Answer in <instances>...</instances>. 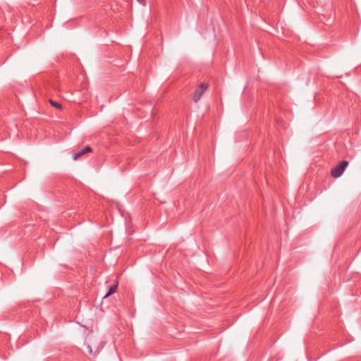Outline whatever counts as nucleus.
Returning <instances> with one entry per match:
<instances>
[{"label":"nucleus","mask_w":361,"mask_h":361,"mask_svg":"<svg viewBox=\"0 0 361 361\" xmlns=\"http://www.w3.org/2000/svg\"><path fill=\"white\" fill-rule=\"evenodd\" d=\"M348 165V162L347 161H342L338 166L331 170V176L334 178L340 177L343 174Z\"/></svg>","instance_id":"obj_1"},{"label":"nucleus","mask_w":361,"mask_h":361,"mask_svg":"<svg viewBox=\"0 0 361 361\" xmlns=\"http://www.w3.org/2000/svg\"><path fill=\"white\" fill-rule=\"evenodd\" d=\"M207 88V85H205L204 83L200 84L194 93L193 100L195 102H197L201 99L202 96Z\"/></svg>","instance_id":"obj_2"},{"label":"nucleus","mask_w":361,"mask_h":361,"mask_svg":"<svg viewBox=\"0 0 361 361\" xmlns=\"http://www.w3.org/2000/svg\"><path fill=\"white\" fill-rule=\"evenodd\" d=\"M92 150V149L90 146H87L85 148L74 152L73 154V158L74 160H77L78 158L85 154L86 153L91 152Z\"/></svg>","instance_id":"obj_3"},{"label":"nucleus","mask_w":361,"mask_h":361,"mask_svg":"<svg viewBox=\"0 0 361 361\" xmlns=\"http://www.w3.org/2000/svg\"><path fill=\"white\" fill-rule=\"evenodd\" d=\"M118 284V280H116L115 283L110 287L107 293L104 296V298H106L107 297L112 295L113 293H115L117 290Z\"/></svg>","instance_id":"obj_4"},{"label":"nucleus","mask_w":361,"mask_h":361,"mask_svg":"<svg viewBox=\"0 0 361 361\" xmlns=\"http://www.w3.org/2000/svg\"><path fill=\"white\" fill-rule=\"evenodd\" d=\"M50 104L52 106L58 109H61L62 106H61V104L57 102H55L54 100H50Z\"/></svg>","instance_id":"obj_5"},{"label":"nucleus","mask_w":361,"mask_h":361,"mask_svg":"<svg viewBox=\"0 0 361 361\" xmlns=\"http://www.w3.org/2000/svg\"><path fill=\"white\" fill-rule=\"evenodd\" d=\"M141 5L145 6L146 5V0H137Z\"/></svg>","instance_id":"obj_6"}]
</instances>
